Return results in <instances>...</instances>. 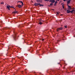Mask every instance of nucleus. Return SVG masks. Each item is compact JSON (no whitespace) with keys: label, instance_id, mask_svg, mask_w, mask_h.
Returning <instances> with one entry per match:
<instances>
[{"label":"nucleus","instance_id":"nucleus-9","mask_svg":"<svg viewBox=\"0 0 75 75\" xmlns=\"http://www.w3.org/2000/svg\"><path fill=\"white\" fill-rule=\"evenodd\" d=\"M17 6L18 7V8H21L22 7V6H21V5H18Z\"/></svg>","mask_w":75,"mask_h":75},{"label":"nucleus","instance_id":"nucleus-25","mask_svg":"<svg viewBox=\"0 0 75 75\" xmlns=\"http://www.w3.org/2000/svg\"><path fill=\"white\" fill-rule=\"evenodd\" d=\"M44 39H42V41H44Z\"/></svg>","mask_w":75,"mask_h":75},{"label":"nucleus","instance_id":"nucleus-7","mask_svg":"<svg viewBox=\"0 0 75 75\" xmlns=\"http://www.w3.org/2000/svg\"><path fill=\"white\" fill-rule=\"evenodd\" d=\"M71 2V0H68L67 1V4H69Z\"/></svg>","mask_w":75,"mask_h":75},{"label":"nucleus","instance_id":"nucleus-2","mask_svg":"<svg viewBox=\"0 0 75 75\" xmlns=\"http://www.w3.org/2000/svg\"><path fill=\"white\" fill-rule=\"evenodd\" d=\"M6 8H7L8 10H10V8H13V6H6Z\"/></svg>","mask_w":75,"mask_h":75},{"label":"nucleus","instance_id":"nucleus-29","mask_svg":"<svg viewBox=\"0 0 75 75\" xmlns=\"http://www.w3.org/2000/svg\"><path fill=\"white\" fill-rule=\"evenodd\" d=\"M15 11H16V9H15Z\"/></svg>","mask_w":75,"mask_h":75},{"label":"nucleus","instance_id":"nucleus-30","mask_svg":"<svg viewBox=\"0 0 75 75\" xmlns=\"http://www.w3.org/2000/svg\"><path fill=\"white\" fill-rule=\"evenodd\" d=\"M61 16H62V15H61Z\"/></svg>","mask_w":75,"mask_h":75},{"label":"nucleus","instance_id":"nucleus-3","mask_svg":"<svg viewBox=\"0 0 75 75\" xmlns=\"http://www.w3.org/2000/svg\"><path fill=\"white\" fill-rule=\"evenodd\" d=\"M63 29V28L62 27H60L59 28H58L57 29V31H59V30H62Z\"/></svg>","mask_w":75,"mask_h":75},{"label":"nucleus","instance_id":"nucleus-10","mask_svg":"<svg viewBox=\"0 0 75 75\" xmlns=\"http://www.w3.org/2000/svg\"><path fill=\"white\" fill-rule=\"evenodd\" d=\"M12 36L13 37L14 39L15 40L16 38V35H15L14 36H13V35H12Z\"/></svg>","mask_w":75,"mask_h":75},{"label":"nucleus","instance_id":"nucleus-4","mask_svg":"<svg viewBox=\"0 0 75 75\" xmlns=\"http://www.w3.org/2000/svg\"><path fill=\"white\" fill-rule=\"evenodd\" d=\"M42 0H36V1L37 3H42Z\"/></svg>","mask_w":75,"mask_h":75},{"label":"nucleus","instance_id":"nucleus-11","mask_svg":"<svg viewBox=\"0 0 75 75\" xmlns=\"http://www.w3.org/2000/svg\"><path fill=\"white\" fill-rule=\"evenodd\" d=\"M18 11H14L12 12L13 14H17Z\"/></svg>","mask_w":75,"mask_h":75},{"label":"nucleus","instance_id":"nucleus-14","mask_svg":"<svg viewBox=\"0 0 75 75\" xmlns=\"http://www.w3.org/2000/svg\"><path fill=\"white\" fill-rule=\"evenodd\" d=\"M39 24H40V25H41V24H42V23L41 22H39Z\"/></svg>","mask_w":75,"mask_h":75},{"label":"nucleus","instance_id":"nucleus-13","mask_svg":"<svg viewBox=\"0 0 75 75\" xmlns=\"http://www.w3.org/2000/svg\"><path fill=\"white\" fill-rule=\"evenodd\" d=\"M55 2V0H52V3H54Z\"/></svg>","mask_w":75,"mask_h":75},{"label":"nucleus","instance_id":"nucleus-8","mask_svg":"<svg viewBox=\"0 0 75 75\" xmlns=\"http://www.w3.org/2000/svg\"><path fill=\"white\" fill-rule=\"evenodd\" d=\"M19 2H20V3L22 4V6H23V2L21 1H19L17 2V3H19Z\"/></svg>","mask_w":75,"mask_h":75},{"label":"nucleus","instance_id":"nucleus-5","mask_svg":"<svg viewBox=\"0 0 75 75\" xmlns=\"http://www.w3.org/2000/svg\"><path fill=\"white\" fill-rule=\"evenodd\" d=\"M68 9L69 10H71L72 9V8L71 7V6H69V5H68Z\"/></svg>","mask_w":75,"mask_h":75},{"label":"nucleus","instance_id":"nucleus-28","mask_svg":"<svg viewBox=\"0 0 75 75\" xmlns=\"http://www.w3.org/2000/svg\"><path fill=\"white\" fill-rule=\"evenodd\" d=\"M26 70H27V69H25V71H26Z\"/></svg>","mask_w":75,"mask_h":75},{"label":"nucleus","instance_id":"nucleus-19","mask_svg":"<svg viewBox=\"0 0 75 75\" xmlns=\"http://www.w3.org/2000/svg\"><path fill=\"white\" fill-rule=\"evenodd\" d=\"M45 1H49V0H44Z\"/></svg>","mask_w":75,"mask_h":75},{"label":"nucleus","instance_id":"nucleus-16","mask_svg":"<svg viewBox=\"0 0 75 75\" xmlns=\"http://www.w3.org/2000/svg\"><path fill=\"white\" fill-rule=\"evenodd\" d=\"M59 12H57V15H59Z\"/></svg>","mask_w":75,"mask_h":75},{"label":"nucleus","instance_id":"nucleus-6","mask_svg":"<svg viewBox=\"0 0 75 75\" xmlns=\"http://www.w3.org/2000/svg\"><path fill=\"white\" fill-rule=\"evenodd\" d=\"M58 3V2L57 1H56L55 2H54V6H57V3Z\"/></svg>","mask_w":75,"mask_h":75},{"label":"nucleus","instance_id":"nucleus-17","mask_svg":"<svg viewBox=\"0 0 75 75\" xmlns=\"http://www.w3.org/2000/svg\"><path fill=\"white\" fill-rule=\"evenodd\" d=\"M40 7H41V6H44L42 4H40Z\"/></svg>","mask_w":75,"mask_h":75},{"label":"nucleus","instance_id":"nucleus-33","mask_svg":"<svg viewBox=\"0 0 75 75\" xmlns=\"http://www.w3.org/2000/svg\"><path fill=\"white\" fill-rule=\"evenodd\" d=\"M2 45H3V44H2Z\"/></svg>","mask_w":75,"mask_h":75},{"label":"nucleus","instance_id":"nucleus-20","mask_svg":"<svg viewBox=\"0 0 75 75\" xmlns=\"http://www.w3.org/2000/svg\"><path fill=\"white\" fill-rule=\"evenodd\" d=\"M64 4L62 5V7L64 9Z\"/></svg>","mask_w":75,"mask_h":75},{"label":"nucleus","instance_id":"nucleus-27","mask_svg":"<svg viewBox=\"0 0 75 75\" xmlns=\"http://www.w3.org/2000/svg\"><path fill=\"white\" fill-rule=\"evenodd\" d=\"M52 10H53V11H54V9H52Z\"/></svg>","mask_w":75,"mask_h":75},{"label":"nucleus","instance_id":"nucleus-22","mask_svg":"<svg viewBox=\"0 0 75 75\" xmlns=\"http://www.w3.org/2000/svg\"><path fill=\"white\" fill-rule=\"evenodd\" d=\"M52 0H49L50 2H52Z\"/></svg>","mask_w":75,"mask_h":75},{"label":"nucleus","instance_id":"nucleus-21","mask_svg":"<svg viewBox=\"0 0 75 75\" xmlns=\"http://www.w3.org/2000/svg\"><path fill=\"white\" fill-rule=\"evenodd\" d=\"M64 27L65 28H67V26L66 25V26H64Z\"/></svg>","mask_w":75,"mask_h":75},{"label":"nucleus","instance_id":"nucleus-23","mask_svg":"<svg viewBox=\"0 0 75 75\" xmlns=\"http://www.w3.org/2000/svg\"><path fill=\"white\" fill-rule=\"evenodd\" d=\"M40 5V3L38 4V5Z\"/></svg>","mask_w":75,"mask_h":75},{"label":"nucleus","instance_id":"nucleus-31","mask_svg":"<svg viewBox=\"0 0 75 75\" xmlns=\"http://www.w3.org/2000/svg\"><path fill=\"white\" fill-rule=\"evenodd\" d=\"M3 30H4V28L3 29Z\"/></svg>","mask_w":75,"mask_h":75},{"label":"nucleus","instance_id":"nucleus-26","mask_svg":"<svg viewBox=\"0 0 75 75\" xmlns=\"http://www.w3.org/2000/svg\"><path fill=\"white\" fill-rule=\"evenodd\" d=\"M63 1H66V0H63Z\"/></svg>","mask_w":75,"mask_h":75},{"label":"nucleus","instance_id":"nucleus-32","mask_svg":"<svg viewBox=\"0 0 75 75\" xmlns=\"http://www.w3.org/2000/svg\"><path fill=\"white\" fill-rule=\"evenodd\" d=\"M60 65H61V64H60Z\"/></svg>","mask_w":75,"mask_h":75},{"label":"nucleus","instance_id":"nucleus-18","mask_svg":"<svg viewBox=\"0 0 75 75\" xmlns=\"http://www.w3.org/2000/svg\"><path fill=\"white\" fill-rule=\"evenodd\" d=\"M1 4H4V2H1Z\"/></svg>","mask_w":75,"mask_h":75},{"label":"nucleus","instance_id":"nucleus-24","mask_svg":"<svg viewBox=\"0 0 75 75\" xmlns=\"http://www.w3.org/2000/svg\"><path fill=\"white\" fill-rule=\"evenodd\" d=\"M41 21V22H42V21H43V22H44V21Z\"/></svg>","mask_w":75,"mask_h":75},{"label":"nucleus","instance_id":"nucleus-12","mask_svg":"<svg viewBox=\"0 0 75 75\" xmlns=\"http://www.w3.org/2000/svg\"><path fill=\"white\" fill-rule=\"evenodd\" d=\"M34 6H38V3H35L34 4Z\"/></svg>","mask_w":75,"mask_h":75},{"label":"nucleus","instance_id":"nucleus-15","mask_svg":"<svg viewBox=\"0 0 75 75\" xmlns=\"http://www.w3.org/2000/svg\"><path fill=\"white\" fill-rule=\"evenodd\" d=\"M53 5V3H51L50 4V6H52Z\"/></svg>","mask_w":75,"mask_h":75},{"label":"nucleus","instance_id":"nucleus-1","mask_svg":"<svg viewBox=\"0 0 75 75\" xmlns=\"http://www.w3.org/2000/svg\"><path fill=\"white\" fill-rule=\"evenodd\" d=\"M75 11V10H72L71 11L69 10H67V13H74V11Z\"/></svg>","mask_w":75,"mask_h":75}]
</instances>
